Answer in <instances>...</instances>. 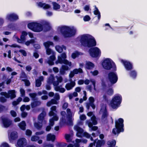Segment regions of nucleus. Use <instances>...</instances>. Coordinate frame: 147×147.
I'll return each mask as SVG.
<instances>
[{"label": "nucleus", "instance_id": "1", "mask_svg": "<svg viewBox=\"0 0 147 147\" xmlns=\"http://www.w3.org/2000/svg\"><path fill=\"white\" fill-rule=\"evenodd\" d=\"M60 32L65 38H69L75 35L76 30L74 28H71L66 26H62L58 27Z\"/></svg>", "mask_w": 147, "mask_h": 147}, {"label": "nucleus", "instance_id": "2", "mask_svg": "<svg viewBox=\"0 0 147 147\" xmlns=\"http://www.w3.org/2000/svg\"><path fill=\"white\" fill-rule=\"evenodd\" d=\"M123 119L121 118L118 119V120L115 121V128L112 130V133L114 135L118 134L124 131Z\"/></svg>", "mask_w": 147, "mask_h": 147}, {"label": "nucleus", "instance_id": "3", "mask_svg": "<svg viewBox=\"0 0 147 147\" xmlns=\"http://www.w3.org/2000/svg\"><path fill=\"white\" fill-rule=\"evenodd\" d=\"M102 65L104 69L107 70H110L112 69L113 71H115L117 70L116 65L111 59L106 58L102 63Z\"/></svg>", "mask_w": 147, "mask_h": 147}, {"label": "nucleus", "instance_id": "4", "mask_svg": "<svg viewBox=\"0 0 147 147\" xmlns=\"http://www.w3.org/2000/svg\"><path fill=\"white\" fill-rule=\"evenodd\" d=\"M28 28L35 32H39L43 29V25L41 24L36 22H31L28 24Z\"/></svg>", "mask_w": 147, "mask_h": 147}, {"label": "nucleus", "instance_id": "5", "mask_svg": "<svg viewBox=\"0 0 147 147\" xmlns=\"http://www.w3.org/2000/svg\"><path fill=\"white\" fill-rule=\"evenodd\" d=\"M122 97L121 95H117L112 99L110 103L111 107L113 109L118 107L121 103Z\"/></svg>", "mask_w": 147, "mask_h": 147}, {"label": "nucleus", "instance_id": "6", "mask_svg": "<svg viewBox=\"0 0 147 147\" xmlns=\"http://www.w3.org/2000/svg\"><path fill=\"white\" fill-rule=\"evenodd\" d=\"M115 71H110L108 74V79L111 84H114L116 83L118 80L117 75Z\"/></svg>", "mask_w": 147, "mask_h": 147}, {"label": "nucleus", "instance_id": "7", "mask_svg": "<svg viewBox=\"0 0 147 147\" xmlns=\"http://www.w3.org/2000/svg\"><path fill=\"white\" fill-rule=\"evenodd\" d=\"M88 51L90 55L92 57H99L101 55V52L97 47L91 48L89 49Z\"/></svg>", "mask_w": 147, "mask_h": 147}, {"label": "nucleus", "instance_id": "8", "mask_svg": "<svg viewBox=\"0 0 147 147\" xmlns=\"http://www.w3.org/2000/svg\"><path fill=\"white\" fill-rule=\"evenodd\" d=\"M0 94L4 96L6 98H10L11 99H13L16 96V91L15 90H9L7 93L5 92H2L0 93Z\"/></svg>", "mask_w": 147, "mask_h": 147}, {"label": "nucleus", "instance_id": "9", "mask_svg": "<svg viewBox=\"0 0 147 147\" xmlns=\"http://www.w3.org/2000/svg\"><path fill=\"white\" fill-rule=\"evenodd\" d=\"M89 38L87 34H84L81 35L80 40L81 45L84 47H86Z\"/></svg>", "mask_w": 147, "mask_h": 147}, {"label": "nucleus", "instance_id": "10", "mask_svg": "<svg viewBox=\"0 0 147 147\" xmlns=\"http://www.w3.org/2000/svg\"><path fill=\"white\" fill-rule=\"evenodd\" d=\"M121 62L123 63L125 69L127 71H130L133 69V65L129 61L121 59Z\"/></svg>", "mask_w": 147, "mask_h": 147}, {"label": "nucleus", "instance_id": "11", "mask_svg": "<svg viewBox=\"0 0 147 147\" xmlns=\"http://www.w3.org/2000/svg\"><path fill=\"white\" fill-rule=\"evenodd\" d=\"M18 137V134L16 131H12L10 134L8 133V138L10 142H12L16 140Z\"/></svg>", "mask_w": 147, "mask_h": 147}, {"label": "nucleus", "instance_id": "12", "mask_svg": "<svg viewBox=\"0 0 147 147\" xmlns=\"http://www.w3.org/2000/svg\"><path fill=\"white\" fill-rule=\"evenodd\" d=\"M2 124L5 128H8L12 124V121L7 117H3L1 119Z\"/></svg>", "mask_w": 147, "mask_h": 147}, {"label": "nucleus", "instance_id": "13", "mask_svg": "<svg viewBox=\"0 0 147 147\" xmlns=\"http://www.w3.org/2000/svg\"><path fill=\"white\" fill-rule=\"evenodd\" d=\"M27 144L26 139L24 138H20L19 139L17 142V147H24Z\"/></svg>", "mask_w": 147, "mask_h": 147}, {"label": "nucleus", "instance_id": "14", "mask_svg": "<svg viewBox=\"0 0 147 147\" xmlns=\"http://www.w3.org/2000/svg\"><path fill=\"white\" fill-rule=\"evenodd\" d=\"M96 45V42L94 38L90 37L86 47L91 48L95 46Z\"/></svg>", "mask_w": 147, "mask_h": 147}, {"label": "nucleus", "instance_id": "15", "mask_svg": "<svg viewBox=\"0 0 147 147\" xmlns=\"http://www.w3.org/2000/svg\"><path fill=\"white\" fill-rule=\"evenodd\" d=\"M7 20L10 21H16L19 19L18 16L14 13H12L7 15Z\"/></svg>", "mask_w": 147, "mask_h": 147}, {"label": "nucleus", "instance_id": "16", "mask_svg": "<svg viewBox=\"0 0 147 147\" xmlns=\"http://www.w3.org/2000/svg\"><path fill=\"white\" fill-rule=\"evenodd\" d=\"M46 113L44 109L43 108L42 112L39 115L38 117V120L42 122L45 119V117L46 116Z\"/></svg>", "mask_w": 147, "mask_h": 147}, {"label": "nucleus", "instance_id": "17", "mask_svg": "<svg viewBox=\"0 0 147 147\" xmlns=\"http://www.w3.org/2000/svg\"><path fill=\"white\" fill-rule=\"evenodd\" d=\"M76 83L74 81H71L70 83H67L65 86V88L67 90L71 89L75 86Z\"/></svg>", "mask_w": 147, "mask_h": 147}, {"label": "nucleus", "instance_id": "18", "mask_svg": "<svg viewBox=\"0 0 147 147\" xmlns=\"http://www.w3.org/2000/svg\"><path fill=\"white\" fill-rule=\"evenodd\" d=\"M76 129L77 131L76 134V136L78 137H81V135L83 132V129L81 127L77 126H76Z\"/></svg>", "mask_w": 147, "mask_h": 147}, {"label": "nucleus", "instance_id": "19", "mask_svg": "<svg viewBox=\"0 0 147 147\" xmlns=\"http://www.w3.org/2000/svg\"><path fill=\"white\" fill-rule=\"evenodd\" d=\"M33 102L31 103V106L32 108H33L35 107L40 106L41 104V102L40 101L37 100H33Z\"/></svg>", "mask_w": 147, "mask_h": 147}, {"label": "nucleus", "instance_id": "20", "mask_svg": "<svg viewBox=\"0 0 147 147\" xmlns=\"http://www.w3.org/2000/svg\"><path fill=\"white\" fill-rule=\"evenodd\" d=\"M55 138L56 137L55 135L49 134H47V141H51L52 142H54L55 139Z\"/></svg>", "mask_w": 147, "mask_h": 147}, {"label": "nucleus", "instance_id": "21", "mask_svg": "<svg viewBox=\"0 0 147 147\" xmlns=\"http://www.w3.org/2000/svg\"><path fill=\"white\" fill-rule=\"evenodd\" d=\"M18 126L21 130L23 131L25 130L26 126L25 121H22L19 124Z\"/></svg>", "mask_w": 147, "mask_h": 147}, {"label": "nucleus", "instance_id": "22", "mask_svg": "<svg viewBox=\"0 0 147 147\" xmlns=\"http://www.w3.org/2000/svg\"><path fill=\"white\" fill-rule=\"evenodd\" d=\"M67 124L70 126L73 125V121L72 120V114H68L67 115Z\"/></svg>", "mask_w": 147, "mask_h": 147}, {"label": "nucleus", "instance_id": "23", "mask_svg": "<svg viewBox=\"0 0 147 147\" xmlns=\"http://www.w3.org/2000/svg\"><path fill=\"white\" fill-rule=\"evenodd\" d=\"M93 13L94 15H98V20L95 22V24H97L98 23L100 19V13L99 10L97 11L94 10L93 11Z\"/></svg>", "mask_w": 147, "mask_h": 147}, {"label": "nucleus", "instance_id": "24", "mask_svg": "<svg viewBox=\"0 0 147 147\" xmlns=\"http://www.w3.org/2000/svg\"><path fill=\"white\" fill-rule=\"evenodd\" d=\"M61 114L62 115V117L61 120L60 122V124H64L66 123V120L65 119V111H61Z\"/></svg>", "mask_w": 147, "mask_h": 147}, {"label": "nucleus", "instance_id": "25", "mask_svg": "<svg viewBox=\"0 0 147 147\" xmlns=\"http://www.w3.org/2000/svg\"><path fill=\"white\" fill-rule=\"evenodd\" d=\"M108 115V113L107 109L106 108L105 109L102 116V119L106 120L107 119Z\"/></svg>", "mask_w": 147, "mask_h": 147}, {"label": "nucleus", "instance_id": "26", "mask_svg": "<svg viewBox=\"0 0 147 147\" xmlns=\"http://www.w3.org/2000/svg\"><path fill=\"white\" fill-rule=\"evenodd\" d=\"M94 64L92 62L89 61L86 64V68L87 69H90L94 67Z\"/></svg>", "mask_w": 147, "mask_h": 147}, {"label": "nucleus", "instance_id": "27", "mask_svg": "<svg viewBox=\"0 0 147 147\" xmlns=\"http://www.w3.org/2000/svg\"><path fill=\"white\" fill-rule=\"evenodd\" d=\"M96 143V147H101L105 144V142L104 140H98Z\"/></svg>", "mask_w": 147, "mask_h": 147}, {"label": "nucleus", "instance_id": "28", "mask_svg": "<svg viewBox=\"0 0 147 147\" xmlns=\"http://www.w3.org/2000/svg\"><path fill=\"white\" fill-rule=\"evenodd\" d=\"M116 144V141L114 139L111 141H108L107 142V144L109 147H115Z\"/></svg>", "mask_w": 147, "mask_h": 147}, {"label": "nucleus", "instance_id": "29", "mask_svg": "<svg viewBox=\"0 0 147 147\" xmlns=\"http://www.w3.org/2000/svg\"><path fill=\"white\" fill-rule=\"evenodd\" d=\"M42 123L35 122L34 124V127L38 129H40L42 127Z\"/></svg>", "mask_w": 147, "mask_h": 147}, {"label": "nucleus", "instance_id": "30", "mask_svg": "<svg viewBox=\"0 0 147 147\" xmlns=\"http://www.w3.org/2000/svg\"><path fill=\"white\" fill-rule=\"evenodd\" d=\"M53 8L54 10H57L60 8V5L56 2H53L52 3Z\"/></svg>", "mask_w": 147, "mask_h": 147}, {"label": "nucleus", "instance_id": "31", "mask_svg": "<svg viewBox=\"0 0 147 147\" xmlns=\"http://www.w3.org/2000/svg\"><path fill=\"white\" fill-rule=\"evenodd\" d=\"M129 75L131 77L135 79L137 76L136 71L134 70H132L130 72Z\"/></svg>", "mask_w": 147, "mask_h": 147}, {"label": "nucleus", "instance_id": "32", "mask_svg": "<svg viewBox=\"0 0 147 147\" xmlns=\"http://www.w3.org/2000/svg\"><path fill=\"white\" fill-rule=\"evenodd\" d=\"M44 28L46 30L48 31L51 30V27L49 24L47 22L45 23L44 25Z\"/></svg>", "mask_w": 147, "mask_h": 147}, {"label": "nucleus", "instance_id": "33", "mask_svg": "<svg viewBox=\"0 0 147 147\" xmlns=\"http://www.w3.org/2000/svg\"><path fill=\"white\" fill-rule=\"evenodd\" d=\"M30 96L32 98V100H37V98H36V96L37 95V94L36 93H31L29 94Z\"/></svg>", "mask_w": 147, "mask_h": 147}, {"label": "nucleus", "instance_id": "34", "mask_svg": "<svg viewBox=\"0 0 147 147\" xmlns=\"http://www.w3.org/2000/svg\"><path fill=\"white\" fill-rule=\"evenodd\" d=\"M65 138L67 142H71V136L70 134H65Z\"/></svg>", "mask_w": 147, "mask_h": 147}, {"label": "nucleus", "instance_id": "35", "mask_svg": "<svg viewBox=\"0 0 147 147\" xmlns=\"http://www.w3.org/2000/svg\"><path fill=\"white\" fill-rule=\"evenodd\" d=\"M55 48L56 51L59 53H61L63 51V48L59 45H57Z\"/></svg>", "mask_w": 147, "mask_h": 147}, {"label": "nucleus", "instance_id": "36", "mask_svg": "<svg viewBox=\"0 0 147 147\" xmlns=\"http://www.w3.org/2000/svg\"><path fill=\"white\" fill-rule=\"evenodd\" d=\"M67 145V144L63 142H57L56 144V146L58 147H64Z\"/></svg>", "mask_w": 147, "mask_h": 147}, {"label": "nucleus", "instance_id": "37", "mask_svg": "<svg viewBox=\"0 0 147 147\" xmlns=\"http://www.w3.org/2000/svg\"><path fill=\"white\" fill-rule=\"evenodd\" d=\"M91 119L94 125H96L97 124V122L96 120V117L95 116H93L91 117Z\"/></svg>", "mask_w": 147, "mask_h": 147}, {"label": "nucleus", "instance_id": "38", "mask_svg": "<svg viewBox=\"0 0 147 147\" xmlns=\"http://www.w3.org/2000/svg\"><path fill=\"white\" fill-rule=\"evenodd\" d=\"M40 138L39 136L34 135L32 136L31 137V140L32 141H37Z\"/></svg>", "mask_w": 147, "mask_h": 147}, {"label": "nucleus", "instance_id": "39", "mask_svg": "<svg viewBox=\"0 0 147 147\" xmlns=\"http://www.w3.org/2000/svg\"><path fill=\"white\" fill-rule=\"evenodd\" d=\"M79 53L76 51L75 52L73 53L72 54L71 57L73 59H75L79 55Z\"/></svg>", "mask_w": 147, "mask_h": 147}, {"label": "nucleus", "instance_id": "40", "mask_svg": "<svg viewBox=\"0 0 147 147\" xmlns=\"http://www.w3.org/2000/svg\"><path fill=\"white\" fill-rule=\"evenodd\" d=\"M25 37L22 35L20 36V39L18 38L17 39L18 42L19 43H21L22 42H24L25 41Z\"/></svg>", "mask_w": 147, "mask_h": 147}, {"label": "nucleus", "instance_id": "41", "mask_svg": "<svg viewBox=\"0 0 147 147\" xmlns=\"http://www.w3.org/2000/svg\"><path fill=\"white\" fill-rule=\"evenodd\" d=\"M42 84V82L39 80L36 79L35 81V85L37 87H40Z\"/></svg>", "mask_w": 147, "mask_h": 147}, {"label": "nucleus", "instance_id": "42", "mask_svg": "<svg viewBox=\"0 0 147 147\" xmlns=\"http://www.w3.org/2000/svg\"><path fill=\"white\" fill-rule=\"evenodd\" d=\"M27 77V76L25 73L23 71H22L20 74V78H26Z\"/></svg>", "mask_w": 147, "mask_h": 147}, {"label": "nucleus", "instance_id": "43", "mask_svg": "<svg viewBox=\"0 0 147 147\" xmlns=\"http://www.w3.org/2000/svg\"><path fill=\"white\" fill-rule=\"evenodd\" d=\"M107 93L108 95L111 96L113 94V90L112 88H110L107 90Z\"/></svg>", "mask_w": 147, "mask_h": 147}, {"label": "nucleus", "instance_id": "44", "mask_svg": "<svg viewBox=\"0 0 147 147\" xmlns=\"http://www.w3.org/2000/svg\"><path fill=\"white\" fill-rule=\"evenodd\" d=\"M32 131L29 129H27L26 130V135L29 137L30 136L32 135Z\"/></svg>", "mask_w": 147, "mask_h": 147}, {"label": "nucleus", "instance_id": "45", "mask_svg": "<svg viewBox=\"0 0 147 147\" xmlns=\"http://www.w3.org/2000/svg\"><path fill=\"white\" fill-rule=\"evenodd\" d=\"M22 81L25 82V84L26 86H28L30 85V83L29 80L27 79H24L22 80Z\"/></svg>", "mask_w": 147, "mask_h": 147}, {"label": "nucleus", "instance_id": "46", "mask_svg": "<svg viewBox=\"0 0 147 147\" xmlns=\"http://www.w3.org/2000/svg\"><path fill=\"white\" fill-rule=\"evenodd\" d=\"M0 147H9V146L7 143L4 142L1 144Z\"/></svg>", "mask_w": 147, "mask_h": 147}, {"label": "nucleus", "instance_id": "47", "mask_svg": "<svg viewBox=\"0 0 147 147\" xmlns=\"http://www.w3.org/2000/svg\"><path fill=\"white\" fill-rule=\"evenodd\" d=\"M91 18L88 15L85 16L84 18L83 19L84 21L87 22L90 20Z\"/></svg>", "mask_w": 147, "mask_h": 147}, {"label": "nucleus", "instance_id": "48", "mask_svg": "<svg viewBox=\"0 0 147 147\" xmlns=\"http://www.w3.org/2000/svg\"><path fill=\"white\" fill-rule=\"evenodd\" d=\"M11 115L13 117H15L17 116L16 112L14 110H11L10 112Z\"/></svg>", "mask_w": 147, "mask_h": 147}, {"label": "nucleus", "instance_id": "49", "mask_svg": "<svg viewBox=\"0 0 147 147\" xmlns=\"http://www.w3.org/2000/svg\"><path fill=\"white\" fill-rule=\"evenodd\" d=\"M43 147H54V145L52 144H44Z\"/></svg>", "mask_w": 147, "mask_h": 147}, {"label": "nucleus", "instance_id": "50", "mask_svg": "<svg viewBox=\"0 0 147 147\" xmlns=\"http://www.w3.org/2000/svg\"><path fill=\"white\" fill-rule=\"evenodd\" d=\"M52 52V50L49 48L46 49V53L47 55H49L51 54Z\"/></svg>", "mask_w": 147, "mask_h": 147}, {"label": "nucleus", "instance_id": "51", "mask_svg": "<svg viewBox=\"0 0 147 147\" xmlns=\"http://www.w3.org/2000/svg\"><path fill=\"white\" fill-rule=\"evenodd\" d=\"M19 51L24 56H26L27 53L23 49H20L19 50Z\"/></svg>", "mask_w": 147, "mask_h": 147}, {"label": "nucleus", "instance_id": "52", "mask_svg": "<svg viewBox=\"0 0 147 147\" xmlns=\"http://www.w3.org/2000/svg\"><path fill=\"white\" fill-rule=\"evenodd\" d=\"M7 100L4 97L1 96L0 97V101L1 102L4 103L7 101Z\"/></svg>", "mask_w": 147, "mask_h": 147}, {"label": "nucleus", "instance_id": "53", "mask_svg": "<svg viewBox=\"0 0 147 147\" xmlns=\"http://www.w3.org/2000/svg\"><path fill=\"white\" fill-rule=\"evenodd\" d=\"M20 93L21 94V96L23 97L25 95V91L22 88H21L20 90Z\"/></svg>", "mask_w": 147, "mask_h": 147}, {"label": "nucleus", "instance_id": "54", "mask_svg": "<svg viewBox=\"0 0 147 147\" xmlns=\"http://www.w3.org/2000/svg\"><path fill=\"white\" fill-rule=\"evenodd\" d=\"M28 115V113L26 112H24V111L22 112L21 114V115L22 117L25 118Z\"/></svg>", "mask_w": 147, "mask_h": 147}, {"label": "nucleus", "instance_id": "55", "mask_svg": "<svg viewBox=\"0 0 147 147\" xmlns=\"http://www.w3.org/2000/svg\"><path fill=\"white\" fill-rule=\"evenodd\" d=\"M54 111H50L49 113V115L51 117L54 115H56L57 114L54 112Z\"/></svg>", "mask_w": 147, "mask_h": 147}, {"label": "nucleus", "instance_id": "56", "mask_svg": "<svg viewBox=\"0 0 147 147\" xmlns=\"http://www.w3.org/2000/svg\"><path fill=\"white\" fill-rule=\"evenodd\" d=\"M89 101L90 104L94 103V98L92 97H90L89 98Z\"/></svg>", "mask_w": 147, "mask_h": 147}, {"label": "nucleus", "instance_id": "57", "mask_svg": "<svg viewBox=\"0 0 147 147\" xmlns=\"http://www.w3.org/2000/svg\"><path fill=\"white\" fill-rule=\"evenodd\" d=\"M5 107L2 105L0 104V113H2L5 109Z\"/></svg>", "mask_w": 147, "mask_h": 147}, {"label": "nucleus", "instance_id": "58", "mask_svg": "<svg viewBox=\"0 0 147 147\" xmlns=\"http://www.w3.org/2000/svg\"><path fill=\"white\" fill-rule=\"evenodd\" d=\"M68 104L67 102H65L63 104L62 106V109L63 110H65L67 107Z\"/></svg>", "mask_w": 147, "mask_h": 147}, {"label": "nucleus", "instance_id": "59", "mask_svg": "<svg viewBox=\"0 0 147 147\" xmlns=\"http://www.w3.org/2000/svg\"><path fill=\"white\" fill-rule=\"evenodd\" d=\"M97 140V139H96L94 140L93 143H90L89 144V147H92L93 146H94L95 145V143L96 142V141Z\"/></svg>", "mask_w": 147, "mask_h": 147}, {"label": "nucleus", "instance_id": "60", "mask_svg": "<svg viewBox=\"0 0 147 147\" xmlns=\"http://www.w3.org/2000/svg\"><path fill=\"white\" fill-rule=\"evenodd\" d=\"M54 121L53 119H50L49 120V125L51 126H53L54 124Z\"/></svg>", "mask_w": 147, "mask_h": 147}, {"label": "nucleus", "instance_id": "61", "mask_svg": "<svg viewBox=\"0 0 147 147\" xmlns=\"http://www.w3.org/2000/svg\"><path fill=\"white\" fill-rule=\"evenodd\" d=\"M62 68L65 71H67L69 69V67L67 65H63L62 66Z\"/></svg>", "mask_w": 147, "mask_h": 147}, {"label": "nucleus", "instance_id": "62", "mask_svg": "<svg viewBox=\"0 0 147 147\" xmlns=\"http://www.w3.org/2000/svg\"><path fill=\"white\" fill-rule=\"evenodd\" d=\"M54 99L57 100H59L60 99L59 95L58 94H55L54 96Z\"/></svg>", "mask_w": 147, "mask_h": 147}, {"label": "nucleus", "instance_id": "63", "mask_svg": "<svg viewBox=\"0 0 147 147\" xmlns=\"http://www.w3.org/2000/svg\"><path fill=\"white\" fill-rule=\"evenodd\" d=\"M30 100L29 98L28 97H25L23 99V101L24 102H28Z\"/></svg>", "mask_w": 147, "mask_h": 147}, {"label": "nucleus", "instance_id": "64", "mask_svg": "<svg viewBox=\"0 0 147 147\" xmlns=\"http://www.w3.org/2000/svg\"><path fill=\"white\" fill-rule=\"evenodd\" d=\"M26 107L24 105H22L20 107V110L22 112L24 111Z\"/></svg>", "mask_w": 147, "mask_h": 147}]
</instances>
